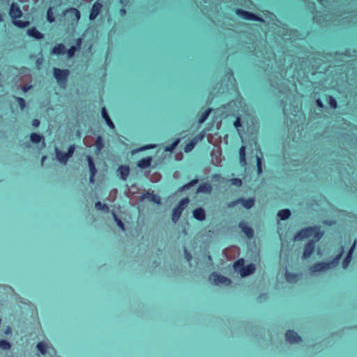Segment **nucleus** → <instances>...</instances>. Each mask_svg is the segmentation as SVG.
Segmentation results:
<instances>
[{"label":"nucleus","instance_id":"nucleus-1","mask_svg":"<svg viewBox=\"0 0 357 357\" xmlns=\"http://www.w3.org/2000/svg\"><path fill=\"white\" fill-rule=\"evenodd\" d=\"M324 235L319 226L307 227L301 229L294 237V241H301L313 236L310 241H319Z\"/></svg>","mask_w":357,"mask_h":357},{"label":"nucleus","instance_id":"nucleus-2","mask_svg":"<svg viewBox=\"0 0 357 357\" xmlns=\"http://www.w3.org/2000/svg\"><path fill=\"white\" fill-rule=\"evenodd\" d=\"M9 15L13 20V23L17 27L25 28L29 24V21L16 20L22 15V12L18 5L12 3L10 7Z\"/></svg>","mask_w":357,"mask_h":357},{"label":"nucleus","instance_id":"nucleus-3","mask_svg":"<svg viewBox=\"0 0 357 357\" xmlns=\"http://www.w3.org/2000/svg\"><path fill=\"white\" fill-rule=\"evenodd\" d=\"M189 202H190V199L188 197L183 198L178 203V204L176 206V207H174L173 208L172 220L174 223H176L179 220L183 211L187 207V205L188 204Z\"/></svg>","mask_w":357,"mask_h":357},{"label":"nucleus","instance_id":"nucleus-4","mask_svg":"<svg viewBox=\"0 0 357 357\" xmlns=\"http://www.w3.org/2000/svg\"><path fill=\"white\" fill-rule=\"evenodd\" d=\"M53 74L57 84L61 87L65 86L70 75V71L68 69L61 70L54 67L53 68Z\"/></svg>","mask_w":357,"mask_h":357},{"label":"nucleus","instance_id":"nucleus-5","mask_svg":"<svg viewBox=\"0 0 357 357\" xmlns=\"http://www.w3.org/2000/svg\"><path fill=\"white\" fill-rule=\"evenodd\" d=\"M209 280L215 285L220 284H225V285H230L231 280L223 275H221L215 272L211 273L209 278Z\"/></svg>","mask_w":357,"mask_h":357},{"label":"nucleus","instance_id":"nucleus-6","mask_svg":"<svg viewBox=\"0 0 357 357\" xmlns=\"http://www.w3.org/2000/svg\"><path fill=\"white\" fill-rule=\"evenodd\" d=\"M236 13L243 19L246 20L264 22V20L257 15L249 11L237 9Z\"/></svg>","mask_w":357,"mask_h":357},{"label":"nucleus","instance_id":"nucleus-7","mask_svg":"<svg viewBox=\"0 0 357 357\" xmlns=\"http://www.w3.org/2000/svg\"><path fill=\"white\" fill-rule=\"evenodd\" d=\"M145 199H148L151 202H153L158 205L161 204V198L159 195H155L153 191L146 192L139 197V200L143 202Z\"/></svg>","mask_w":357,"mask_h":357},{"label":"nucleus","instance_id":"nucleus-8","mask_svg":"<svg viewBox=\"0 0 357 357\" xmlns=\"http://www.w3.org/2000/svg\"><path fill=\"white\" fill-rule=\"evenodd\" d=\"M328 269H331V264L324 261L316 263L310 268V271L312 274L323 272Z\"/></svg>","mask_w":357,"mask_h":357},{"label":"nucleus","instance_id":"nucleus-9","mask_svg":"<svg viewBox=\"0 0 357 357\" xmlns=\"http://www.w3.org/2000/svg\"><path fill=\"white\" fill-rule=\"evenodd\" d=\"M287 341L290 344H296L301 342V337L292 330H288L285 333Z\"/></svg>","mask_w":357,"mask_h":357},{"label":"nucleus","instance_id":"nucleus-10","mask_svg":"<svg viewBox=\"0 0 357 357\" xmlns=\"http://www.w3.org/2000/svg\"><path fill=\"white\" fill-rule=\"evenodd\" d=\"M318 241H308L304 247L303 258L307 259L311 256V255L314 251L315 243Z\"/></svg>","mask_w":357,"mask_h":357},{"label":"nucleus","instance_id":"nucleus-11","mask_svg":"<svg viewBox=\"0 0 357 357\" xmlns=\"http://www.w3.org/2000/svg\"><path fill=\"white\" fill-rule=\"evenodd\" d=\"M102 8V4L99 1H96L92 6L91 10L89 15V20H94L100 14Z\"/></svg>","mask_w":357,"mask_h":357},{"label":"nucleus","instance_id":"nucleus-12","mask_svg":"<svg viewBox=\"0 0 357 357\" xmlns=\"http://www.w3.org/2000/svg\"><path fill=\"white\" fill-rule=\"evenodd\" d=\"M117 173L119 178L122 181H126L129 174H130V167L128 165H121L117 169Z\"/></svg>","mask_w":357,"mask_h":357},{"label":"nucleus","instance_id":"nucleus-13","mask_svg":"<svg viewBox=\"0 0 357 357\" xmlns=\"http://www.w3.org/2000/svg\"><path fill=\"white\" fill-rule=\"evenodd\" d=\"M30 140L33 144L41 143V148L43 149L46 146L45 138L40 134L36 132H32L30 135Z\"/></svg>","mask_w":357,"mask_h":357},{"label":"nucleus","instance_id":"nucleus-14","mask_svg":"<svg viewBox=\"0 0 357 357\" xmlns=\"http://www.w3.org/2000/svg\"><path fill=\"white\" fill-rule=\"evenodd\" d=\"M255 271V266L253 264H250L246 266L241 267L239 269V273L242 278L246 277L252 273H253Z\"/></svg>","mask_w":357,"mask_h":357},{"label":"nucleus","instance_id":"nucleus-15","mask_svg":"<svg viewBox=\"0 0 357 357\" xmlns=\"http://www.w3.org/2000/svg\"><path fill=\"white\" fill-rule=\"evenodd\" d=\"M55 155L56 160L63 165H66L69 160L66 153L60 151L58 147L55 148Z\"/></svg>","mask_w":357,"mask_h":357},{"label":"nucleus","instance_id":"nucleus-16","mask_svg":"<svg viewBox=\"0 0 357 357\" xmlns=\"http://www.w3.org/2000/svg\"><path fill=\"white\" fill-rule=\"evenodd\" d=\"M238 227L248 238H252L253 237L254 231L252 229L248 226L245 222H241Z\"/></svg>","mask_w":357,"mask_h":357},{"label":"nucleus","instance_id":"nucleus-17","mask_svg":"<svg viewBox=\"0 0 357 357\" xmlns=\"http://www.w3.org/2000/svg\"><path fill=\"white\" fill-rule=\"evenodd\" d=\"M192 215L199 221H204L206 219V212L202 207L195 208L192 212Z\"/></svg>","mask_w":357,"mask_h":357},{"label":"nucleus","instance_id":"nucleus-18","mask_svg":"<svg viewBox=\"0 0 357 357\" xmlns=\"http://www.w3.org/2000/svg\"><path fill=\"white\" fill-rule=\"evenodd\" d=\"M26 34L36 40H40L44 38V34L37 30L36 27H31L26 31Z\"/></svg>","mask_w":357,"mask_h":357},{"label":"nucleus","instance_id":"nucleus-19","mask_svg":"<svg viewBox=\"0 0 357 357\" xmlns=\"http://www.w3.org/2000/svg\"><path fill=\"white\" fill-rule=\"evenodd\" d=\"M212 191V186L208 183H203L197 189V193L210 194Z\"/></svg>","mask_w":357,"mask_h":357},{"label":"nucleus","instance_id":"nucleus-20","mask_svg":"<svg viewBox=\"0 0 357 357\" xmlns=\"http://www.w3.org/2000/svg\"><path fill=\"white\" fill-rule=\"evenodd\" d=\"M152 161L151 156L144 158L137 162V167L142 169H144L150 167Z\"/></svg>","mask_w":357,"mask_h":357},{"label":"nucleus","instance_id":"nucleus-21","mask_svg":"<svg viewBox=\"0 0 357 357\" xmlns=\"http://www.w3.org/2000/svg\"><path fill=\"white\" fill-rule=\"evenodd\" d=\"M101 113H102V116L105 119L107 126L109 128H111L112 129H114L115 128V126H114V123L112 122V121L111 120V119L109 118L105 107L102 108Z\"/></svg>","mask_w":357,"mask_h":357},{"label":"nucleus","instance_id":"nucleus-22","mask_svg":"<svg viewBox=\"0 0 357 357\" xmlns=\"http://www.w3.org/2000/svg\"><path fill=\"white\" fill-rule=\"evenodd\" d=\"M240 204H241L246 209H250L255 204V199L249 198L245 199L244 198H239Z\"/></svg>","mask_w":357,"mask_h":357},{"label":"nucleus","instance_id":"nucleus-23","mask_svg":"<svg viewBox=\"0 0 357 357\" xmlns=\"http://www.w3.org/2000/svg\"><path fill=\"white\" fill-rule=\"evenodd\" d=\"M290 215H291V211L288 208L282 209L278 212V216L282 220H285L288 219L290 217Z\"/></svg>","mask_w":357,"mask_h":357},{"label":"nucleus","instance_id":"nucleus-24","mask_svg":"<svg viewBox=\"0 0 357 357\" xmlns=\"http://www.w3.org/2000/svg\"><path fill=\"white\" fill-rule=\"evenodd\" d=\"M65 51V46L63 44H58L56 46L54 47L52 49L51 54H55V55H59L64 53Z\"/></svg>","mask_w":357,"mask_h":357},{"label":"nucleus","instance_id":"nucleus-25","mask_svg":"<svg viewBox=\"0 0 357 357\" xmlns=\"http://www.w3.org/2000/svg\"><path fill=\"white\" fill-rule=\"evenodd\" d=\"M66 13L68 15H71L72 16H74L75 18V21L77 22L80 19V13L79 11L75 8H70L66 10Z\"/></svg>","mask_w":357,"mask_h":357},{"label":"nucleus","instance_id":"nucleus-26","mask_svg":"<svg viewBox=\"0 0 357 357\" xmlns=\"http://www.w3.org/2000/svg\"><path fill=\"white\" fill-rule=\"evenodd\" d=\"M344 252V248L342 247L340 253L331 262H328V264H331V268L338 264L339 261L342 256L343 255Z\"/></svg>","mask_w":357,"mask_h":357},{"label":"nucleus","instance_id":"nucleus-27","mask_svg":"<svg viewBox=\"0 0 357 357\" xmlns=\"http://www.w3.org/2000/svg\"><path fill=\"white\" fill-rule=\"evenodd\" d=\"M95 146L96 149V153H99L104 147L103 139L101 136H98L96 138Z\"/></svg>","mask_w":357,"mask_h":357},{"label":"nucleus","instance_id":"nucleus-28","mask_svg":"<svg viewBox=\"0 0 357 357\" xmlns=\"http://www.w3.org/2000/svg\"><path fill=\"white\" fill-rule=\"evenodd\" d=\"M198 183V179L195 178V179H193L191 181L188 182V183L183 185V186H181L179 189H178V192H183V191H185L188 189H189L190 188L194 186L195 184H197Z\"/></svg>","mask_w":357,"mask_h":357},{"label":"nucleus","instance_id":"nucleus-29","mask_svg":"<svg viewBox=\"0 0 357 357\" xmlns=\"http://www.w3.org/2000/svg\"><path fill=\"white\" fill-rule=\"evenodd\" d=\"M95 207L97 210L107 213L109 211V206L106 204H102L100 202H97L95 204Z\"/></svg>","mask_w":357,"mask_h":357},{"label":"nucleus","instance_id":"nucleus-30","mask_svg":"<svg viewBox=\"0 0 357 357\" xmlns=\"http://www.w3.org/2000/svg\"><path fill=\"white\" fill-rule=\"evenodd\" d=\"M220 153L219 151L213 152L211 154L212 156V162L213 165L216 166L220 165L221 159L219 158Z\"/></svg>","mask_w":357,"mask_h":357},{"label":"nucleus","instance_id":"nucleus-31","mask_svg":"<svg viewBox=\"0 0 357 357\" xmlns=\"http://www.w3.org/2000/svg\"><path fill=\"white\" fill-rule=\"evenodd\" d=\"M298 275L296 274L286 272L285 278L286 280L289 283H294L297 280Z\"/></svg>","mask_w":357,"mask_h":357},{"label":"nucleus","instance_id":"nucleus-32","mask_svg":"<svg viewBox=\"0 0 357 357\" xmlns=\"http://www.w3.org/2000/svg\"><path fill=\"white\" fill-rule=\"evenodd\" d=\"M245 149V147L244 146H242L239 150L240 162L241 163V165L243 166L246 165Z\"/></svg>","mask_w":357,"mask_h":357},{"label":"nucleus","instance_id":"nucleus-33","mask_svg":"<svg viewBox=\"0 0 357 357\" xmlns=\"http://www.w3.org/2000/svg\"><path fill=\"white\" fill-rule=\"evenodd\" d=\"M212 111V109L211 108H208V109H206L202 115L201 116L199 117V120H198V122L199 123L202 124L204 122L206 121V120L208 119L210 113Z\"/></svg>","mask_w":357,"mask_h":357},{"label":"nucleus","instance_id":"nucleus-34","mask_svg":"<svg viewBox=\"0 0 357 357\" xmlns=\"http://www.w3.org/2000/svg\"><path fill=\"white\" fill-rule=\"evenodd\" d=\"M86 159H87V161H88V165H89L90 173H91V172H93H93H97L95 164H94L93 160V158L90 155H88L86 157Z\"/></svg>","mask_w":357,"mask_h":357},{"label":"nucleus","instance_id":"nucleus-35","mask_svg":"<svg viewBox=\"0 0 357 357\" xmlns=\"http://www.w3.org/2000/svg\"><path fill=\"white\" fill-rule=\"evenodd\" d=\"M180 139H176L170 146H167L164 149L165 152H172L176 146L179 144Z\"/></svg>","mask_w":357,"mask_h":357},{"label":"nucleus","instance_id":"nucleus-36","mask_svg":"<svg viewBox=\"0 0 357 357\" xmlns=\"http://www.w3.org/2000/svg\"><path fill=\"white\" fill-rule=\"evenodd\" d=\"M243 265H244V259H239L234 263L233 268L235 271L239 272V269L241 268V267H243Z\"/></svg>","mask_w":357,"mask_h":357},{"label":"nucleus","instance_id":"nucleus-37","mask_svg":"<svg viewBox=\"0 0 357 357\" xmlns=\"http://www.w3.org/2000/svg\"><path fill=\"white\" fill-rule=\"evenodd\" d=\"M11 347V344L6 340H0V348L3 350H8Z\"/></svg>","mask_w":357,"mask_h":357},{"label":"nucleus","instance_id":"nucleus-38","mask_svg":"<svg viewBox=\"0 0 357 357\" xmlns=\"http://www.w3.org/2000/svg\"><path fill=\"white\" fill-rule=\"evenodd\" d=\"M36 347L42 354H45L47 353L46 344L44 342H38Z\"/></svg>","mask_w":357,"mask_h":357},{"label":"nucleus","instance_id":"nucleus-39","mask_svg":"<svg viewBox=\"0 0 357 357\" xmlns=\"http://www.w3.org/2000/svg\"><path fill=\"white\" fill-rule=\"evenodd\" d=\"M15 98L20 105V109L22 110L24 109V108L26 107V102L24 99L21 97H16Z\"/></svg>","mask_w":357,"mask_h":357},{"label":"nucleus","instance_id":"nucleus-40","mask_svg":"<svg viewBox=\"0 0 357 357\" xmlns=\"http://www.w3.org/2000/svg\"><path fill=\"white\" fill-rule=\"evenodd\" d=\"M47 20L52 23L53 22H54L55 19L53 16V13H52V8H49L48 10H47Z\"/></svg>","mask_w":357,"mask_h":357},{"label":"nucleus","instance_id":"nucleus-41","mask_svg":"<svg viewBox=\"0 0 357 357\" xmlns=\"http://www.w3.org/2000/svg\"><path fill=\"white\" fill-rule=\"evenodd\" d=\"M257 167L258 174H261L262 173L261 159L258 155L257 156Z\"/></svg>","mask_w":357,"mask_h":357},{"label":"nucleus","instance_id":"nucleus-42","mask_svg":"<svg viewBox=\"0 0 357 357\" xmlns=\"http://www.w3.org/2000/svg\"><path fill=\"white\" fill-rule=\"evenodd\" d=\"M75 144H71L69 148H68V152L66 153V155H68V157L70 158L73 156L74 152H75Z\"/></svg>","mask_w":357,"mask_h":357},{"label":"nucleus","instance_id":"nucleus-43","mask_svg":"<svg viewBox=\"0 0 357 357\" xmlns=\"http://www.w3.org/2000/svg\"><path fill=\"white\" fill-rule=\"evenodd\" d=\"M77 47L76 46H72L70 49L68 50V56L69 58H71L75 54Z\"/></svg>","mask_w":357,"mask_h":357},{"label":"nucleus","instance_id":"nucleus-44","mask_svg":"<svg viewBox=\"0 0 357 357\" xmlns=\"http://www.w3.org/2000/svg\"><path fill=\"white\" fill-rule=\"evenodd\" d=\"M43 63V58L41 56L40 58H38L36 61V67L38 70H40L41 68V66Z\"/></svg>","mask_w":357,"mask_h":357},{"label":"nucleus","instance_id":"nucleus-45","mask_svg":"<svg viewBox=\"0 0 357 357\" xmlns=\"http://www.w3.org/2000/svg\"><path fill=\"white\" fill-rule=\"evenodd\" d=\"M351 260V258H350L349 257H345V258L344 259L343 262H342V267H343V268L345 269V268H347L348 267Z\"/></svg>","mask_w":357,"mask_h":357},{"label":"nucleus","instance_id":"nucleus-46","mask_svg":"<svg viewBox=\"0 0 357 357\" xmlns=\"http://www.w3.org/2000/svg\"><path fill=\"white\" fill-rule=\"evenodd\" d=\"M356 240L354 241L353 245L351 246V248L349 249V250L348 251L347 254V256L346 257H349L350 258L352 257V255H353V252H354V250L355 249V247H356Z\"/></svg>","mask_w":357,"mask_h":357},{"label":"nucleus","instance_id":"nucleus-47","mask_svg":"<svg viewBox=\"0 0 357 357\" xmlns=\"http://www.w3.org/2000/svg\"><path fill=\"white\" fill-rule=\"evenodd\" d=\"M240 204V201H239V198L237 199H235L231 202H229L227 204V207L228 208H233L235 206H236L237 204Z\"/></svg>","mask_w":357,"mask_h":357},{"label":"nucleus","instance_id":"nucleus-48","mask_svg":"<svg viewBox=\"0 0 357 357\" xmlns=\"http://www.w3.org/2000/svg\"><path fill=\"white\" fill-rule=\"evenodd\" d=\"M231 181V183L236 186H241L242 185V181L240 178H233Z\"/></svg>","mask_w":357,"mask_h":357},{"label":"nucleus","instance_id":"nucleus-49","mask_svg":"<svg viewBox=\"0 0 357 357\" xmlns=\"http://www.w3.org/2000/svg\"><path fill=\"white\" fill-rule=\"evenodd\" d=\"M330 106L332 108H336L337 107V101L336 100L333 98L332 96L330 97V101H329Z\"/></svg>","mask_w":357,"mask_h":357},{"label":"nucleus","instance_id":"nucleus-50","mask_svg":"<svg viewBox=\"0 0 357 357\" xmlns=\"http://www.w3.org/2000/svg\"><path fill=\"white\" fill-rule=\"evenodd\" d=\"M184 256L188 261H190L192 259L191 254L185 248H184Z\"/></svg>","mask_w":357,"mask_h":357},{"label":"nucleus","instance_id":"nucleus-51","mask_svg":"<svg viewBox=\"0 0 357 357\" xmlns=\"http://www.w3.org/2000/svg\"><path fill=\"white\" fill-rule=\"evenodd\" d=\"M115 222H116L117 225L123 230L124 231L126 229H125V225L123 224V222H122V220L120 219V218H116V220H115Z\"/></svg>","mask_w":357,"mask_h":357},{"label":"nucleus","instance_id":"nucleus-52","mask_svg":"<svg viewBox=\"0 0 357 357\" xmlns=\"http://www.w3.org/2000/svg\"><path fill=\"white\" fill-rule=\"evenodd\" d=\"M194 146H195V143H193V142H191V143L188 144L185 146V152H189V151H190L193 149Z\"/></svg>","mask_w":357,"mask_h":357},{"label":"nucleus","instance_id":"nucleus-53","mask_svg":"<svg viewBox=\"0 0 357 357\" xmlns=\"http://www.w3.org/2000/svg\"><path fill=\"white\" fill-rule=\"evenodd\" d=\"M40 122L38 119H33L31 122V125L34 128L38 127L40 126Z\"/></svg>","mask_w":357,"mask_h":357},{"label":"nucleus","instance_id":"nucleus-54","mask_svg":"<svg viewBox=\"0 0 357 357\" xmlns=\"http://www.w3.org/2000/svg\"><path fill=\"white\" fill-rule=\"evenodd\" d=\"M234 126L236 127V128H238L241 126V118L239 116H238L235 121L234 122Z\"/></svg>","mask_w":357,"mask_h":357},{"label":"nucleus","instance_id":"nucleus-55","mask_svg":"<svg viewBox=\"0 0 357 357\" xmlns=\"http://www.w3.org/2000/svg\"><path fill=\"white\" fill-rule=\"evenodd\" d=\"M96 174V172L90 173V178H89L90 183H94V176H95Z\"/></svg>","mask_w":357,"mask_h":357},{"label":"nucleus","instance_id":"nucleus-56","mask_svg":"<svg viewBox=\"0 0 357 357\" xmlns=\"http://www.w3.org/2000/svg\"><path fill=\"white\" fill-rule=\"evenodd\" d=\"M31 88V86L24 85L22 86V90L24 93L27 92Z\"/></svg>","mask_w":357,"mask_h":357},{"label":"nucleus","instance_id":"nucleus-57","mask_svg":"<svg viewBox=\"0 0 357 357\" xmlns=\"http://www.w3.org/2000/svg\"><path fill=\"white\" fill-rule=\"evenodd\" d=\"M12 333V329L10 326H8L6 329H5V331H4V333L6 335H10Z\"/></svg>","mask_w":357,"mask_h":357},{"label":"nucleus","instance_id":"nucleus-58","mask_svg":"<svg viewBox=\"0 0 357 357\" xmlns=\"http://www.w3.org/2000/svg\"><path fill=\"white\" fill-rule=\"evenodd\" d=\"M316 102H317V105L319 107H320V108L324 107V104H323V102H321V100L320 99H317Z\"/></svg>","mask_w":357,"mask_h":357},{"label":"nucleus","instance_id":"nucleus-59","mask_svg":"<svg viewBox=\"0 0 357 357\" xmlns=\"http://www.w3.org/2000/svg\"><path fill=\"white\" fill-rule=\"evenodd\" d=\"M319 16L318 15V14H317L314 17V20L316 21L317 22L321 24H323V22L321 21L320 19H319Z\"/></svg>","mask_w":357,"mask_h":357},{"label":"nucleus","instance_id":"nucleus-60","mask_svg":"<svg viewBox=\"0 0 357 357\" xmlns=\"http://www.w3.org/2000/svg\"><path fill=\"white\" fill-rule=\"evenodd\" d=\"M182 158H183V154H182L181 153H178V154H176V155H175V159H176V160H178H178H181L182 159Z\"/></svg>","mask_w":357,"mask_h":357},{"label":"nucleus","instance_id":"nucleus-61","mask_svg":"<svg viewBox=\"0 0 357 357\" xmlns=\"http://www.w3.org/2000/svg\"><path fill=\"white\" fill-rule=\"evenodd\" d=\"M120 14L121 16H124L126 14V10L125 8H121L120 10Z\"/></svg>","mask_w":357,"mask_h":357},{"label":"nucleus","instance_id":"nucleus-62","mask_svg":"<svg viewBox=\"0 0 357 357\" xmlns=\"http://www.w3.org/2000/svg\"><path fill=\"white\" fill-rule=\"evenodd\" d=\"M112 216H113V218H114V220H116V218H118V216H117V215H116V212H115L114 211H113L112 212Z\"/></svg>","mask_w":357,"mask_h":357},{"label":"nucleus","instance_id":"nucleus-63","mask_svg":"<svg viewBox=\"0 0 357 357\" xmlns=\"http://www.w3.org/2000/svg\"><path fill=\"white\" fill-rule=\"evenodd\" d=\"M81 42H82V39L81 38H78L77 40V47L79 48L80 44H81Z\"/></svg>","mask_w":357,"mask_h":357},{"label":"nucleus","instance_id":"nucleus-64","mask_svg":"<svg viewBox=\"0 0 357 357\" xmlns=\"http://www.w3.org/2000/svg\"><path fill=\"white\" fill-rule=\"evenodd\" d=\"M155 147V145H149V146H146V147H143L141 149V150H144V149H146L148 148H153Z\"/></svg>","mask_w":357,"mask_h":357}]
</instances>
